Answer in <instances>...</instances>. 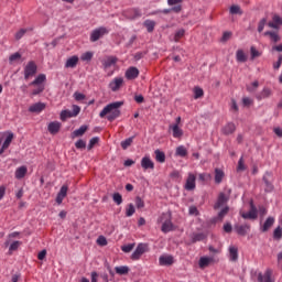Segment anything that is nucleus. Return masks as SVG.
<instances>
[{
	"label": "nucleus",
	"instance_id": "38",
	"mask_svg": "<svg viewBox=\"0 0 282 282\" xmlns=\"http://www.w3.org/2000/svg\"><path fill=\"white\" fill-rule=\"evenodd\" d=\"M272 174L270 172H267L264 175H263V182L267 186V191H272V183H270V180L269 177H271Z\"/></svg>",
	"mask_w": 282,
	"mask_h": 282
},
{
	"label": "nucleus",
	"instance_id": "43",
	"mask_svg": "<svg viewBox=\"0 0 282 282\" xmlns=\"http://www.w3.org/2000/svg\"><path fill=\"white\" fill-rule=\"evenodd\" d=\"M194 98L195 100H198V98H204V89L200 87H195L194 88Z\"/></svg>",
	"mask_w": 282,
	"mask_h": 282
},
{
	"label": "nucleus",
	"instance_id": "11",
	"mask_svg": "<svg viewBox=\"0 0 282 282\" xmlns=\"http://www.w3.org/2000/svg\"><path fill=\"white\" fill-rule=\"evenodd\" d=\"M258 282H274V279H272V270L268 269L264 274L258 273Z\"/></svg>",
	"mask_w": 282,
	"mask_h": 282
},
{
	"label": "nucleus",
	"instance_id": "39",
	"mask_svg": "<svg viewBox=\"0 0 282 282\" xmlns=\"http://www.w3.org/2000/svg\"><path fill=\"white\" fill-rule=\"evenodd\" d=\"M12 140H14V133L9 132L7 139L4 140L2 147L3 149H9L10 144H12Z\"/></svg>",
	"mask_w": 282,
	"mask_h": 282
},
{
	"label": "nucleus",
	"instance_id": "63",
	"mask_svg": "<svg viewBox=\"0 0 282 282\" xmlns=\"http://www.w3.org/2000/svg\"><path fill=\"white\" fill-rule=\"evenodd\" d=\"M21 59L20 53H14L9 57L10 63H14V61Z\"/></svg>",
	"mask_w": 282,
	"mask_h": 282
},
{
	"label": "nucleus",
	"instance_id": "2",
	"mask_svg": "<svg viewBox=\"0 0 282 282\" xmlns=\"http://www.w3.org/2000/svg\"><path fill=\"white\" fill-rule=\"evenodd\" d=\"M230 193H232V189H226V192H221L218 195V198L214 205V210H219V208H224V206L228 204V200L230 199Z\"/></svg>",
	"mask_w": 282,
	"mask_h": 282
},
{
	"label": "nucleus",
	"instance_id": "31",
	"mask_svg": "<svg viewBox=\"0 0 282 282\" xmlns=\"http://www.w3.org/2000/svg\"><path fill=\"white\" fill-rule=\"evenodd\" d=\"M264 36H270V40L273 43H279V41H281V37L279 36V34L276 32L267 31V32H264Z\"/></svg>",
	"mask_w": 282,
	"mask_h": 282
},
{
	"label": "nucleus",
	"instance_id": "1",
	"mask_svg": "<svg viewBox=\"0 0 282 282\" xmlns=\"http://www.w3.org/2000/svg\"><path fill=\"white\" fill-rule=\"evenodd\" d=\"M124 102L115 101L108 104L99 113V118H107L108 122H113L117 118H120V107H122Z\"/></svg>",
	"mask_w": 282,
	"mask_h": 282
},
{
	"label": "nucleus",
	"instance_id": "5",
	"mask_svg": "<svg viewBox=\"0 0 282 282\" xmlns=\"http://www.w3.org/2000/svg\"><path fill=\"white\" fill-rule=\"evenodd\" d=\"M105 34H109V31L105 26L94 30L90 34L91 43H96V41H99L100 39H102Z\"/></svg>",
	"mask_w": 282,
	"mask_h": 282
},
{
	"label": "nucleus",
	"instance_id": "28",
	"mask_svg": "<svg viewBox=\"0 0 282 282\" xmlns=\"http://www.w3.org/2000/svg\"><path fill=\"white\" fill-rule=\"evenodd\" d=\"M272 96V90L270 88H263V90L257 95L258 100H263L264 98H270Z\"/></svg>",
	"mask_w": 282,
	"mask_h": 282
},
{
	"label": "nucleus",
	"instance_id": "54",
	"mask_svg": "<svg viewBox=\"0 0 282 282\" xmlns=\"http://www.w3.org/2000/svg\"><path fill=\"white\" fill-rule=\"evenodd\" d=\"M133 248H135V243H129L126 246L121 247L122 252L129 253L131 252V250H133Z\"/></svg>",
	"mask_w": 282,
	"mask_h": 282
},
{
	"label": "nucleus",
	"instance_id": "37",
	"mask_svg": "<svg viewBox=\"0 0 282 282\" xmlns=\"http://www.w3.org/2000/svg\"><path fill=\"white\" fill-rule=\"evenodd\" d=\"M115 272L120 275L129 274V267L127 265L116 267Z\"/></svg>",
	"mask_w": 282,
	"mask_h": 282
},
{
	"label": "nucleus",
	"instance_id": "3",
	"mask_svg": "<svg viewBox=\"0 0 282 282\" xmlns=\"http://www.w3.org/2000/svg\"><path fill=\"white\" fill-rule=\"evenodd\" d=\"M158 224H162V232H171V230H173V223L169 214H162L158 219Z\"/></svg>",
	"mask_w": 282,
	"mask_h": 282
},
{
	"label": "nucleus",
	"instance_id": "22",
	"mask_svg": "<svg viewBox=\"0 0 282 282\" xmlns=\"http://www.w3.org/2000/svg\"><path fill=\"white\" fill-rule=\"evenodd\" d=\"M273 226H274V217L269 216L264 221L263 226L261 227V231L268 232V230H270V228H272Z\"/></svg>",
	"mask_w": 282,
	"mask_h": 282
},
{
	"label": "nucleus",
	"instance_id": "23",
	"mask_svg": "<svg viewBox=\"0 0 282 282\" xmlns=\"http://www.w3.org/2000/svg\"><path fill=\"white\" fill-rule=\"evenodd\" d=\"M235 131H237V127H236L235 123H232V122L227 123V124L223 128V133H224V135H231V133H234Z\"/></svg>",
	"mask_w": 282,
	"mask_h": 282
},
{
	"label": "nucleus",
	"instance_id": "46",
	"mask_svg": "<svg viewBox=\"0 0 282 282\" xmlns=\"http://www.w3.org/2000/svg\"><path fill=\"white\" fill-rule=\"evenodd\" d=\"M93 58H94L93 52H86V53L82 54V56H80V61H84L87 63H89V61H91Z\"/></svg>",
	"mask_w": 282,
	"mask_h": 282
},
{
	"label": "nucleus",
	"instance_id": "32",
	"mask_svg": "<svg viewBox=\"0 0 282 282\" xmlns=\"http://www.w3.org/2000/svg\"><path fill=\"white\" fill-rule=\"evenodd\" d=\"M129 12L130 15L126 14L128 19H140V17H142V11H140V9H131Z\"/></svg>",
	"mask_w": 282,
	"mask_h": 282
},
{
	"label": "nucleus",
	"instance_id": "55",
	"mask_svg": "<svg viewBox=\"0 0 282 282\" xmlns=\"http://www.w3.org/2000/svg\"><path fill=\"white\" fill-rule=\"evenodd\" d=\"M99 140L100 139L98 137H94L93 139H90L89 144H88V150L91 151V149H94V147H96V144H98Z\"/></svg>",
	"mask_w": 282,
	"mask_h": 282
},
{
	"label": "nucleus",
	"instance_id": "25",
	"mask_svg": "<svg viewBox=\"0 0 282 282\" xmlns=\"http://www.w3.org/2000/svg\"><path fill=\"white\" fill-rule=\"evenodd\" d=\"M224 177H226V174L223 172V170L219 167H216L215 169V183L221 184V182H224Z\"/></svg>",
	"mask_w": 282,
	"mask_h": 282
},
{
	"label": "nucleus",
	"instance_id": "60",
	"mask_svg": "<svg viewBox=\"0 0 282 282\" xmlns=\"http://www.w3.org/2000/svg\"><path fill=\"white\" fill-rule=\"evenodd\" d=\"M75 147H76V149H86L87 143H86L84 140L79 139V140L75 143Z\"/></svg>",
	"mask_w": 282,
	"mask_h": 282
},
{
	"label": "nucleus",
	"instance_id": "7",
	"mask_svg": "<svg viewBox=\"0 0 282 282\" xmlns=\"http://www.w3.org/2000/svg\"><path fill=\"white\" fill-rule=\"evenodd\" d=\"M117 63H118V57H115V56H107L101 61V65L106 72L107 69H111V67H116Z\"/></svg>",
	"mask_w": 282,
	"mask_h": 282
},
{
	"label": "nucleus",
	"instance_id": "64",
	"mask_svg": "<svg viewBox=\"0 0 282 282\" xmlns=\"http://www.w3.org/2000/svg\"><path fill=\"white\" fill-rule=\"evenodd\" d=\"M282 64V55H279L278 62L273 63V69H280Z\"/></svg>",
	"mask_w": 282,
	"mask_h": 282
},
{
	"label": "nucleus",
	"instance_id": "45",
	"mask_svg": "<svg viewBox=\"0 0 282 282\" xmlns=\"http://www.w3.org/2000/svg\"><path fill=\"white\" fill-rule=\"evenodd\" d=\"M184 34H186V31L184 29L176 31V33L174 34L175 43H180V40L183 39Z\"/></svg>",
	"mask_w": 282,
	"mask_h": 282
},
{
	"label": "nucleus",
	"instance_id": "35",
	"mask_svg": "<svg viewBox=\"0 0 282 282\" xmlns=\"http://www.w3.org/2000/svg\"><path fill=\"white\" fill-rule=\"evenodd\" d=\"M143 25L148 32H153V30H155V21L153 20H145Z\"/></svg>",
	"mask_w": 282,
	"mask_h": 282
},
{
	"label": "nucleus",
	"instance_id": "18",
	"mask_svg": "<svg viewBox=\"0 0 282 282\" xmlns=\"http://www.w3.org/2000/svg\"><path fill=\"white\" fill-rule=\"evenodd\" d=\"M45 109V104L44 102H36L30 106L29 111L31 113H41Z\"/></svg>",
	"mask_w": 282,
	"mask_h": 282
},
{
	"label": "nucleus",
	"instance_id": "44",
	"mask_svg": "<svg viewBox=\"0 0 282 282\" xmlns=\"http://www.w3.org/2000/svg\"><path fill=\"white\" fill-rule=\"evenodd\" d=\"M250 54H251V61H254V58H259V56H261L262 53L258 51L257 47L251 46Z\"/></svg>",
	"mask_w": 282,
	"mask_h": 282
},
{
	"label": "nucleus",
	"instance_id": "10",
	"mask_svg": "<svg viewBox=\"0 0 282 282\" xmlns=\"http://www.w3.org/2000/svg\"><path fill=\"white\" fill-rule=\"evenodd\" d=\"M138 76H140V70L137 67L131 66L126 70V78L128 80H135Z\"/></svg>",
	"mask_w": 282,
	"mask_h": 282
},
{
	"label": "nucleus",
	"instance_id": "51",
	"mask_svg": "<svg viewBox=\"0 0 282 282\" xmlns=\"http://www.w3.org/2000/svg\"><path fill=\"white\" fill-rule=\"evenodd\" d=\"M67 118H74L72 110H63L61 112V120L65 121Z\"/></svg>",
	"mask_w": 282,
	"mask_h": 282
},
{
	"label": "nucleus",
	"instance_id": "13",
	"mask_svg": "<svg viewBox=\"0 0 282 282\" xmlns=\"http://www.w3.org/2000/svg\"><path fill=\"white\" fill-rule=\"evenodd\" d=\"M122 83H124V79L122 77H117L113 79V82H110L109 87L111 91H118V89L122 87Z\"/></svg>",
	"mask_w": 282,
	"mask_h": 282
},
{
	"label": "nucleus",
	"instance_id": "33",
	"mask_svg": "<svg viewBox=\"0 0 282 282\" xmlns=\"http://www.w3.org/2000/svg\"><path fill=\"white\" fill-rule=\"evenodd\" d=\"M46 80L45 74H40L30 85L31 86H41L43 82Z\"/></svg>",
	"mask_w": 282,
	"mask_h": 282
},
{
	"label": "nucleus",
	"instance_id": "61",
	"mask_svg": "<svg viewBox=\"0 0 282 282\" xmlns=\"http://www.w3.org/2000/svg\"><path fill=\"white\" fill-rule=\"evenodd\" d=\"M74 98H75V100L80 101V100H85L86 96H85V94H83V93L76 91V93L74 94Z\"/></svg>",
	"mask_w": 282,
	"mask_h": 282
},
{
	"label": "nucleus",
	"instance_id": "29",
	"mask_svg": "<svg viewBox=\"0 0 282 282\" xmlns=\"http://www.w3.org/2000/svg\"><path fill=\"white\" fill-rule=\"evenodd\" d=\"M236 61L238 63H246V61H248V57L246 56V53L243 52V50H238L236 52Z\"/></svg>",
	"mask_w": 282,
	"mask_h": 282
},
{
	"label": "nucleus",
	"instance_id": "48",
	"mask_svg": "<svg viewBox=\"0 0 282 282\" xmlns=\"http://www.w3.org/2000/svg\"><path fill=\"white\" fill-rule=\"evenodd\" d=\"M133 138L134 137H130V138H128V139H126V140H123L122 142H121V148L126 151V149L128 148V147H131V144H133Z\"/></svg>",
	"mask_w": 282,
	"mask_h": 282
},
{
	"label": "nucleus",
	"instance_id": "50",
	"mask_svg": "<svg viewBox=\"0 0 282 282\" xmlns=\"http://www.w3.org/2000/svg\"><path fill=\"white\" fill-rule=\"evenodd\" d=\"M230 14H243V11H241L240 6H231L229 9Z\"/></svg>",
	"mask_w": 282,
	"mask_h": 282
},
{
	"label": "nucleus",
	"instance_id": "12",
	"mask_svg": "<svg viewBox=\"0 0 282 282\" xmlns=\"http://www.w3.org/2000/svg\"><path fill=\"white\" fill-rule=\"evenodd\" d=\"M235 230H236L237 235H240L241 237H246V235H248V232L250 231V225H248V224L236 225Z\"/></svg>",
	"mask_w": 282,
	"mask_h": 282
},
{
	"label": "nucleus",
	"instance_id": "26",
	"mask_svg": "<svg viewBox=\"0 0 282 282\" xmlns=\"http://www.w3.org/2000/svg\"><path fill=\"white\" fill-rule=\"evenodd\" d=\"M170 129H172L173 138H182V135H184V131L180 129V126L177 123L171 126Z\"/></svg>",
	"mask_w": 282,
	"mask_h": 282
},
{
	"label": "nucleus",
	"instance_id": "21",
	"mask_svg": "<svg viewBox=\"0 0 282 282\" xmlns=\"http://www.w3.org/2000/svg\"><path fill=\"white\" fill-rule=\"evenodd\" d=\"M28 175V166L22 165L15 170V180H23Z\"/></svg>",
	"mask_w": 282,
	"mask_h": 282
},
{
	"label": "nucleus",
	"instance_id": "58",
	"mask_svg": "<svg viewBox=\"0 0 282 282\" xmlns=\"http://www.w3.org/2000/svg\"><path fill=\"white\" fill-rule=\"evenodd\" d=\"M257 87H259V82H258V80L253 82V83L251 84V86H248V87H247V90H248L250 94H252V93L257 89Z\"/></svg>",
	"mask_w": 282,
	"mask_h": 282
},
{
	"label": "nucleus",
	"instance_id": "17",
	"mask_svg": "<svg viewBox=\"0 0 282 282\" xmlns=\"http://www.w3.org/2000/svg\"><path fill=\"white\" fill-rule=\"evenodd\" d=\"M213 261H215L214 258L200 257V259L198 261V265H199L200 270H204L205 268H208V265H210L213 263Z\"/></svg>",
	"mask_w": 282,
	"mask_h": 282
},
{
	"label": "nucleus",
	"instance_id": "16",
	"mask_svg": "<svg viewBox=\"0 0 282 282\" xmlns=\"http://www.w3.org/2000/svg\"><path fill=\"white\" fill-rule=\"evenodd\" d=\"M67 191L68 187L67 185H63L56 196V203L57 204H63V200L65 199V197H67Z\"/></svg>",
	"mask_w": 282,
	"mask_h": 282
},
{
	"label": "nucleus",
	"instance_id": "41",
	"mask_svg": "<svg viewBox=\"0 0 282 282\" xmlns=\"http://www.w3.org/2000/svg\"><path fill=\"white\" fill-rule=\"evenodd\" d=\"M206 239V235L204 232L194 234L192 237L193 243H197V241H204Z\"/></svg>",
	"mask_w": 282,
	"mask_h": 282
},
{
	"label": "nucleus",
	"instance_id": "62",
	"mask_svg": "<svg viewBox=\"0 0 282 282\" xmlns=\"http://www.w3.org/2000/svg\"><path fill=\"white\" fill-rule=\"evenodd\" d=\"M97 243L98 246H107V238H105L104 236H99L97 239Z\"/></svg>",
	"mask_w": 282,
	"mask_h": 282
},
{
	"label": "nucleus",
	"instance_id": "34",
	"mask_svg": "<svg viewBox=\"0 0 282 282\" xmlns=\"http://www.w3.org/2000/svg\"><path fill=\"white\" fill-rule=\"evenodd\" d=\"M175 153L178 155V158H186V155H188V150H186L184 145H180L176 148Z\"/></svg>",
	"mask_w": 282,
	"mask_h": 282
},
{
	"label": "nucleus",
	"instance_id": "27",
	"mask_svg": "<svg viewBox=\"0 0 282 282\" xmlns=\"http://www.w3.org/2000/svg\"><path fill=\"white\" fill-rule=\"evenodd\" d=\"M78 65V56L74 55L66 61L65 67L74 69Z\"/></svg>",
	"mask_w": 282,
	"mask_h": 282
},
{
	"label": "nucleus",
	"instance_id": "4",
	"mask_svg": "<svg viewBox=\"0 0 282 282\" xmlns=\"http://www.w3.org/2000/svg\"><path fill=\"white\" fill-rule=\"evenodd\" d=\"M145 252H149V243L141 242L137 246L135 250L130 256V259L132 261H140L142 254H145Z\"/></svg>",
	"mask_w": 282,
	"mask_h": 282
},
{
	"label": "nucleus",
	"instance_id": "24",
	"mask_svg": "<svg viewBox=\"0 0 282 282\" xmlns=\"http://www.w3.org/2000/svg\"><path fill=\"white\" fill-rule=\"evenodd\" d=\"M229 259L231 261H238L239 259V249L235 246L229 247Z\"/></svg>",
	"mask_w": 282,
	"mask_h": 282
},
{
	"label": "nucleus",
	"instance_id": "40",
	"mask_svg": "<svg viewBox=\"0 0 282 282\" xmlns=\"http://www.w3.org/2000/svg\"><path fill=\"white\" fill-rule=\"evenodd\" d=\"M229 212H230V207L225 206V207L218 213L217 219H219V221H223V220H224V217H226Z\"/></svg>",
	"mask_w": 282,
	"mask_h": 282
},
{
	"label": "nucleus",
	"instance_id": "9",
	"mask_svg": "<svg viewBox=\"0 0 282 282\" xmlns=\"http://www.w3.org/2000/svg\"><path fill=\"white\" fill-rule=\"evenodd\" d=\"M196 180H197V177L195 176V174L189 173L187 178H186L185 185H184L185 191H195Z\"/></svg>",
	"mask_w": 282,
	"mask_h": 282
},
{
	"label": "nucleus",
	"instance_id": "14",
	"mask_svg": "<svg viewBox=\"0 0 282 282\" xmlns=\"http://www.w3.org/2000/svg\"><path fill=\"white\" fill-rule=\"evenodd\" d=\"M141 166H142V169H144V171H149V169L154 170L155 169V163H153L151 161V158L144 156L141 160Z\"/></svg>",
	"mask_w": 282,
	"mask_h": 282
},
{
	"label": "nucleus",
	"instance_id": "59",
	"mask_svg": "<svg viewBox=\"0 0 282 282\" xmlns=\"http://www.w3.org/2000/svg\"><path fill=\"white\" fill-rule=\"evenodd\" d=\"M265 23H268V20H265V18L260 20V22L258 24V32H263V29L265 28Z\"/></svg>",
	"mask_w": 282,
	"mask_h": 282
},
{
	"label": "nucleus",
	"instance_id": "15",
	"mask_svg": "<svg viewBox=\"0 0 282 282\" xmlns=\"http://www.w3.org/2000/svg\"><path fill=\"white\" fill-rule=\"evenodd\" d=\"M48 132L51 133V135H56V133H58V131H61V122L58 121H52L48 123Z\"/></svg>",
	"mask_w": 282,
	"mask_h": 282
},
{
	"label": "nucleus",
	"instance_id": "53",
	"mask_svg": "<svg viewBox=\"0 0 282 282\" xmlns=\"http://www.w3.org/2000/svg\"><path fill=\"white\" fill-rule=\"evenodd\" d=\"M273 239H276L278 241L282 239V229L281 227H278L273 231Z\"/></svg>",
	"mask_w": 282,
	"mask_h": 282
},
{
	"label": "nucleus",
	"instance_id": "6",
	"mask_svg": "<svg viewBox=\"0 0 282 282\" xmlns=\"http://www.w3.org/2000/svg\"><path fill=\"white\" fill-rule=\"evenodd\" d=\"M36 63H34L33 61L29 62L26 64V66L24 67V78L25 80L30 79L31 76H34V74H36Z\"/></svg>",
	"mask_w": 282,
	"mask_h": 282
},
{
	"label": "nucleus",
	"instance_id": "57",
	"mask_svg": "<svg viewBox=\"0 0 282 282\" xmlns=\"http://www.w3.org/2000/svg\"><path fill=\"white\" fill-rule=\"evenodd\" d=\"M134 202L138 209L144 208V200L140 196H137Z\"/></svg>",
	"mask_w": 282,
	"mask_h": 282
},
{
	"label": "nucleus",
	"instance_id": "47",
	"mask_svg": "<svg viewBox=\"0 0 282 282\" xmlns=\"http://www.w3.org/2000/svg\"><path fill=\"white\" fill-rule=\"evenodd\" d=\"M134 214H135V207L133 206V204H129L128 207L126 208V216L133 217Z\"/></svg>",
	"mask_w": 282,
	"mask_h": 282
},
{
	"label": "nucleus",
	"instance_id": "8",
	"mask_svg": "<svg viewBox=\"0 0 282 282\" xmlns=\"http://www.w3.org/2000/svg\"><path fill=\"white\" fill-rule=\"evenodd\" d=\"M251 209L248 213L240 212V216L242 219H257L259 217V214L257 212V207H254V204L252 202L250 203Z\"/></svg>",
	"mask_w": 282,
	"mask_h": 282
},
{
	"label": "nucleus",
	"instance_id": "56",
	"mask_svg": "<svg viewBox=\"0 0 282 282\" xmlns=\"http://www.w3.org/2000/svg\"><path fill=\"white\" fill-rule=\"evenodd\" d=\"M19 246H21V241H13L9 247V252H14V250H19Z\"/></svg>",
	"mask_w": 282,
	"mask_h": 282
},
{
	"label": "nucleus",
	"instance_id": "20",
	"mask_svg": "<svg viewBox=\"0 0 282 282\" xmlns=\"http://www.w3.org/2000/svg\"><path fill=\"white\" fill-rule=\"evenodd\" d=\"M160 265H173L174 259L173 256H161L159 258Z\"/></svg>",
	"mask_w": 282,
	"mask_h": 282
},
{
	"label": "nucleus",
	"instance_id": "49",
	"mask_svg": "<svg viewBox=\"0 0 282 282\" xmlns=\"http://www.w3.org/2000/svg\"><path fill=\"white\" fill-rule=\"evenodd\" d=\"M212 177L213 176L209 173H200L198 174V182H209Z\"/></svg>",
	"mask_w": 282,
	"mask_h": 282
},
{
	"label": "nucleus",
	"instance_id": "42",
	"mask_svg": "<svg viewBox=\"0 0 282 282\" xmlns=\"http://www.w3.org/2000/svg\"><path fill=\"white\" fill-rule=\"evenodd\" d=\"M32 31V29H20L17 33H15V41H21L22 36H25V33Z\"/></svg>",
	"mask_w": 282,
	"mask_h": 282
},
{
	"label": "nucleus",
	"instance_id": "52",
	"mask_svg": "<svg viewBox=\"0 0 282 282\" xmlns=\"http://www.w3.org/2000/svg\"><path fill=\"white\" fill-rule=\"evenodd\" d=\"M112 199L115 204H117V206H120V204H122V195L120 193H115L112 195Z\"/></svg>",
	"mask_w": 282,
	"mask_h": 282
},
{
	"label": "nucleus",
	"instance_id": "19",
	"mask_svg": "<svg viewBox=\"0 0 282 282\" xmlns=\"http://www.w3.org/2000/svg\"><path fill=\"white\" fill-rule=\"evenodd\" d=\"M269 28H272L273 30H279L282 25V19L279 15H274L273 20L268 23Z\"/></svg>",
	"mask_w": 282,
	"mask_h": 282
},
{
	"label": "nucleus",
	"instance_id": "30",
	"mask_svg": "<svg viewBox=\"0 0 282 282\" xmlns=\"http://www.w3.org/2000/svg\"><path fill=\"white\" fill-rule=\"evenodd\" d=\"M154 153L156 162H160L161 164H164V162H166V154H164V152L155 150Z\"/></svg>",
	"mask_w": 282,
	"mask_h": 282
},
{
	"label": "nucleus",
	"instance_id": "36",
	"mask_svg": "<svg viewBox=\"0 0 282 282\" xmlns=\"http://www.w3.org/2000/svg\"><path fill=\"white\" fill-rule=\"evenodd\" d=\"M87 132V126H82L79 129L73 132V138H80V135H85Z\"/></svg>",
	"mask_w": 282,
	"mask_h": 282
}]
</instances>
